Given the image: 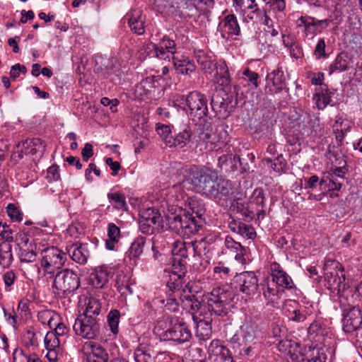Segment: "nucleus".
<instances>
[{
	"mask_svg": "<svg viewBox=\"0 0 362 362\" xmlns=\"http://www.w3.org/2000/svg\"><path fill=\"white\" fill-rule=\"evenodd\" d=\"M189 211L180 210L179 214L168 216L169 223L173 228L184 235L190 236L198 232L202 216L205 214V207L202 199L196 197L188 199Z\"/></svg>",
	"mask_w": 362,
	"mask_h": 362,
	"instance_id": "obj_1",
	"label": "nucleus"
},
{
	"mask_svg": "<svg viewBox=\"0 0 362 362\" xmlns=\"http://www.w3.org/2000/svg\"><path fill=\"white\" fill-rule=\"evenodd\" d=\"M235 296L231 286L225 285L214 288L211 292L204 295L208 310L216 315H225L230 310V303Z\"/></svg>",
	"mask_w": 362,
	"mask_h": 362,
	"instance_id": "obj_2",
	"label": "nucleus"
},
{
	"mask_svg": "<svg viewBox=\"0 0 362 362\" xmlns=\"http://www.w3.org/2000/svg\"><path fill=\"white\" fill-rule=\"evenodd\" d=\"M185 178L182 182L185 187L206 197L213 180L216 178V173L209 168L192 166L186 170Z\"/></svg>",
	"mask_w": 362,
	"mask_h": 362,
	"instance_id": "obj_3",
	"label": "nucleus"
},
{
	"mask_svg": "<svg viewBox=\"0 0 362 362\" xmlns=\"http://www.w3.org/2000/svg\"><path fill=\"white\" fill-rule=\"evenodd\" d=\"M187 113L194 122L205 120L209 115L206 97L198 91L188 93L185 98Z\"/></svg>",
	"mask_w": 362,
	"mask_h": 362,
	"instance_id": "obj_4",
	"label": "nucleus"
},
{
	"mask_svg": "<svg viewBox=\"0 0 362 362\" xmlns=\"http://www.w3.org/2000/svg\"><path fill=\"white\" fill-rule=\"evenodd\" d=\"M339 263L332 259H327L325 264V279L327 281V286L329 289L337 291L339 297H348V294L351 293L349 289H345L344 274L339 275L338 271L334 269L337 268Z\"/></svg>",
	"mask_w": 362,
	"mask_h": 362,
	"instance_id": "obj_5",
	"label": "nucleus"
},
{
	"mask_svg": "<svg viewBox=\"0 0 362 362\" xmlns=\"http://www.w3.org/2000/svg\"><path fill=\"white\" fill-rule=\"evenodd\" d=\"M75 334L84 339H93L100 333V326L92 316L79 315L73 325Z\"/></svg>",
	"mask_w": 362,
	"mask_h": 362,
	"instance_id": "obj_6",
	"label": "nucleus"
},
{
	"mask_svg": "<svg viewBox=\"0 0 362 362\" xmlns=\"http://www.w3.org/2000/svg\"><path fill=\"white\" fill-rule=\"evenodd\" d=\"M42 255V267L49 274L60 269L66 260V254L56 247L43 250Z\"/></svg>",
	"mask_w": 362,
	"mask_h": 362,
	"instance_id": "obj_7",
	"label": "nucleus"
},
{
	"mask_svg": "<svg viewBox=\"0 0 362 362\" xmlns=\"http://www.w3.org/2000/svg\"><path fill=\"white\" fill-rule=\"evenodd\" d=\"M80 286L79 277L71 270L64 269L57 274L55 276L53 287L55 288L58 294L70 293L77 289Z\"/></svg>",
	"mask_w": 362,
	"mask_h": 362,
	"instance_id": "obj_8",
	"label": "nucleus"
},
{
	"mask_svg": "<svg viewBox=\"0 0 362 362\" xmlns=\"http://www.w3.org/2000/svg\"><path fill=\"white\" fill-rule=\"evenodd\" d=\"M231 284L236 290L248 296L255 295L259 288L257 276L253 272H244L236 274Z\"/></svg>",
	"mask_w": 362,
	"mask_h": 362,
	"instance_id": "obj_9",
	"label": "nucleus"
},
{
	"mask_svg": "<svg viewBox=\"0 0 362 362\" xmlns=\"http://www.w3.org/2000/svg\"><path fill=\"white\" fill-rule=\"evenodd\" d=\"M39 228L34 227L26 230L24 228V262L31 263L36 260L39 252H42L40 245H39L34 238L35 233H39Z\"/></svg>",
	"mask_w": 362,
	"mask_h": 362,
	"instance_id": "obj_10",
	"label": "nucleus"
},
{
	"mask_svg": "<svg viewBox=\"0 0 362 362\" xmlns=\"http://www.w3.org/2000/svg\"><path fill=\"white\" fill-rule=\"evenodd\" d=\"M235 188L231 181L221 177H218L216 174L206 197L214 199H223L235 193Z\"/></svg>",
	"mask_w": 362,
	"mask_h": 362,
	"instance_id": "obj_11",
	"label": "nucleus"
},
{
	"mask_svg": "<svg viewBox=\"0 0 362 362\" xmlns=\"http://www.w3.org/2000/svg\"><path fill=\"white\" fill-rule=\"evenodd\" d=\"M163 337L165 340H172L182 344L190 339L192 334L182 320L176 319L174 323L173 320L171 321V326L163 333Z\"/></svg>",
	"mask_w": 362,
	"mask_h": 362,
	"instance_id": "obj_12",
	"label": "nucleus"
},
{
	"mask_svg": "<svg viewBox=\"0 0 362 362\" xmlns=\"http://www.w3.org/2000/svg\"><path fill=\"white\" fill-rule=\"evenodd\" d=\"M174 135L173 139L168 141L169 147L183 148L186 146L191 140L192 131L190 126L187 123H180L173 126Z\"/></svg>",
	"mask_w": 362,
	"mask_h": 362,
	"instance_id": "obj_13",
	"label": "nucleus"
},
{
	"mask_svg": "<svg viewBox=\"0 0 362 362\" xmlns=\"http://www.w3.org/2000/svg\"><path fill=\"white\" fill-rule=\"evenodd\" d=\"M270 275L272 281L281 289H292L295 284L291 277L284 270L283 267L277 262L270 264Z\"/></svg>",
	"mask_w": 362,
	"mask_h": 362,
	"instance_id": "obj_14",
	"label": "nucleus"
},
{
	"mask_svg": "<svg viewBox=\"0 0 362 362\" xmlns=\"http://www.w3.org/2000/svg\"><path fill=\"white\" fill-rule=\"evenodd\" d=\"M362 324L361 312L358 306H353L344 311L342 320L343 329L345 332H353Z\"/></svg>",
	"mask_w": 362,
	"mask_h": 362,
	"instance_id": "obj_15",
	"label": "nucleus"
},
{
	"mask_svg": "<svg viewBox=\"0 0 362 362\" xmlns=\"http://www.w3.org/2000/svg\"><path fill=\"white\" fill-rule=\"evenodd\" d=\"M181 281L168 282V286L172 291V294L166 300H161L160 302L164 305L166 310L175 313L178 311L179 306L181 305L180 296H183L182 291L180 289Z\"/></svg>",
	"mask_w": 362,
	"mask_h": 362,
	"instance_id": "obj_16",
	"label": "nucleus"
},
{
	"mask_svg": "<svg viewBox=\"0 0 362 362\" xmlns=\"http://www.w3.org/2000/svg\"><path fill=\"white\" fill-rule=\"evenodd\" d=\"M180 301L181 306L191 313L193 320H197V318L202 317L204 308L202 302L194 295L190 293L185 294L180 296Z\"/></svg>",
	"mask_w": 362,
	"mask_h": 362,
	"instance_id": "obj_17",
	"label": "nucleus"
},
{
	"mask_svg": "<svg viewBox=\"0 0 362 362\" xmlns=\"http://www.w3.org/2000/svg\"><path fill=\"white\" fill-rule=\"evenodd\" d=\"M260 285L267 304L277 303L279 300L280 288L273 281H270L269 278H266Z\"/></svg>",
	"mask_w": 362,
	"mask_h": 362,
	"instance_id": "obj_18",
	"label": "nucleus"
},
{
	"mask_svg": "<svg viewBox=\"0 0 362 362\" xmlns=\"http://www.w3.org/2000/svg\"><path fill=\"white\" fill-rule=\"evenodd\" d=\"M69 257L76 262L84 264L87 262L89 257L88 244L76 243L67 248Z\"/></svg>",
	"mask_w": 362,
	"mask_h": 362,
	"instance_id": "obj_19",
	"label": "nucleus"
},
{
	"mask_svg": "<svg viewBox=\"0 0 362 362\" xmlns=\"http://www.w3.org/2000/svg\"><path fill=\"white\" fill-rule=\"evenodd\" d=\"M210 356H216V360H220L224 362H233L230 351L228 349L223 346L220 341L213 340L208 348Z\"/></svg>",
	"mask_w": 362,
	"mask_h": 362,
	"instance_id": "obj_20",
	"label": "nucleus"
},
{
	"mask_svg": "<svg viewBox=\"0 0 362 362\" xmlns=\"http://www.w3.org/2000/svg\"><path fill=\"white\" fill-rule=\"evenodd\" d=\"M156 82L153 77L149 76L143 79L136 86V93L143 100L151 99L156 91Z\"/></svg>",
	"mask_w": 362,
	"mask_h": 362,
	"instance_id": "obj_21",
	"label": "nucleus"
},
{
	"mask_svg": "<svg viewBox=\"0 0 362 362\" xmlns=\"http://www.w3.org/2000/svg\"><path fill=\"white\" fill-rule=\"evenodd\" d=\"M111 277L107 267H101L95 269L90 275V284L97 288H103Z\"/></svg>",
	"mask_w": 362,
	"mask_h": 362,
	"instance_id": "obj_22",
	"label": "nucleus"
},
{
	"mask_svg": "<svg viewBox=\"0 0 362 362\" xmlns=\"http://www.w3.org/2000/svg\"><path fill=\"white\" fill-rule=\"evenodd\" d=\"M230 101L228 96L223 92L214 94L211 98V106L213 111L216 113L223 114V116H228V111Z\"/></svg>",
	"mask_w": 362,
	"mask_h": 362,
	"instance_id": "obj_23",
	"label": "nucleus"
},
{
	"mask_svg": "<svg viewBox=\"0 0 362 362\" xmlns=\"http://www.w3.org/2000/svg\"><path fill=\"white\" fill-rule=\"evenodd\" d=\"M211 127L210 123L204 124L205 130L202 131L199 134V139L203 141H226L228 137V133L226 130V125L221 124L216 127V131L218 132L217 136L211 134V130H209V127Z\"/></svg>",
	"mask_w": 362,
	"mask_h": 362,
	"instance_id": "obj_24",
	"label": "nucleus"
},
{
	"mask_svg": "<svg viewBox=\"0 0 362 362\" xmlns=\"http://www.w3.org/2000/svg\"><path fill=\"white\" fill-rule=\"evenodd\" d=\"M213 81L221 86H228L230 83V76L226 64L224 62H216L214 68Z\"/></svg>",
	"mask_w": 362,
	"mask_h": 362,
	"instance_id": "obj_25",
	"label": "nucleus"
},
{
	"mask_svg": "<svg viewBox=\"0 0 362 362\" xmlns=\"http://www.w3.org/2000/svg\"><path fill=\"white\" fill-rule=\"evenodd\" d=\"M90 352L87 354V362H107L109 356L106 350L100 345L90 342Z\"/></svg>",
	"mask_w": 362,
	"mask_h": 362,
	"instance_id": "obj_26",
	"label": "nucleus"
},
{
	"mask_svg": "<svg viewBox=\"0 0 362 362\" xmlns=\"http://www.w3.org/2000/svg\"><path fill=\"white\" fill-rule=\"evenodd\" d=\"M140 219H141L142 226L153 223L157 227H163V217L158 211L153 208H148L142 211Z\"/></svg>",
	"mask_w": 362,
	"mask_h": 362,
	"instance_id": "obj_27",
	"label": "nucleus"
},
{
	"mask_svg": "<svg viewBox=\"0 0 362 362\" xmlns=\"http://www.w3.org/2000/svg\"><path fill=\"white\" fill-rule=\"evenodd\" d=\"M351 62V57H349L346 52L339 53L337 56L334 62L329 66V74H332L335 71L341 72L347 70Z\"/></svg>",
	"mask_w": 362,
	"mask_h": 362,
	"instance_id": "obj_28",
	"label": "nucleus"
},
{
	"mask_svg": "<svg viewBox=\"0 0 362 362\" xmlns=\"http://www.w3.org/2000/svg\"><path fill=\"white\" fill-rule=\"evenodd\" d=\"M313 100L319 110H323L331 102V92L326 85L316 89Z\"/></svg>",
	"mask_w": 362,
	"mask_h": 362,
	"instance_id": "obj_29",
	"label": "nucleus"
},
{
	"mask_svg": "<svg viewBox=\"0 0 362 362\" xmlns=\"http://www.w3.org/2000/svg\"><path fill=\"white\" fill-rule=\"evenodd\" d=\"M196 324L195 335L200 340H207L211 335V325L209 320L201 317L197 320H193Z\"/></svg>",
	"mask_w": 362,
	"mask_h": 362,
	"instance_id": "obj_30",
	"label": "nucleus"
},
{
	"mask_svg": "<svg viewBox=\"0 0 362 362\" xmlns=\"http://www.w3.org/2000/svg\"><path fill=\"white\" fill-rule=\"evenodd\" d=\"M173 64L178 74L189 75L195 71V65L187 58L173 57Z\"/></svg>",
	"mask_w": 362,
	"mask_h": 362,
	"instance_id": "obj_31",
	"label": "nucleus"
},
{
	"mask_svg": "<svg viewBox=\"0 0 362 362\" xmlns=\"http://www.w3.org/2000/svg\"><path fill=\"white\" fill-rule=\"evenodd\" d=\"M128 23L131 30L135 33L138 35L144 33V18L139 11H135L131 14Z\"/></svg>",
	"mask_w": 362,
	"mask_h": 362,
	"instance_id": "obj_32",
	"label": "nucleus"
},
{
	"mask_svg": "<svg viewBox=\"0 0 362 362\" xmlns=\"http://www.w3.org/2000/svg\"><path fill=\"white\" fill-rule=\"evenodd\" d=\"M196 58L201 69L204 73L209 74L214 73V68L216 66V63H214V60L211 56L205 54L204 51L200 50L196 54Z\"/></svg>",
	"mask_w": 362,
	"mask_h": 362,
	"instance_id": "obj_33",
	"label": "nucleus"
},
{
	"mask_svg": "<svg viewBox=\"0 0 362 362\" xmlns=\"http://www.w3.org/2000/svg\"><path fill=\"white\" fill-rule=\"evenodd\" d=\"M312 119L310 114L305 112L301 114L297 119L298 131L303 136L310 135L314 129V126L311 124Z\"/></svg>",
	"mask_w": 362,
	"mask_h": 362,
	"instance_id": "obj_34",
	"label": "nucleus"
},
{
	"mask_svg": "<svg viewBox=\"0 0 362 362\" xmlns=\"http://www.w3.org/2000/svg\"><path fill=\"white\" fill-rule=\"evenodd\" d=\"M240 158L233 154H226L220 156L218 160V166L226 172H230L236 168Z\"/></svg>",
	"mask_w": 362,
	"mask_h": 362,
	"instance_id": "obj_35",
	"label": "nucleus"
},
{
	"mask_svg": "<svg viewBox=\"0 0 362 362\" xmlns=\"http://www.w3.org/2000/svg\"><path fill=\"white\" fill-rule=\"evenodd\" d=\"M250 3L245 5L244 12L247 17L253 22H258L263 19V11L259 9L256 0H249Z\"/></svg>",
	"mask_w": 362,
	"mask_h": 362,
	"instance_id": "obj_36",
	"label": "nucleus"
},
{
	"mask_svg": "<svg viewBox=\"0 0 362 362\" xmlns=\"http://www.w3.org/2000/svg\"><path fill=\"white\" fill-rule=\"evenodd\" d=\"M268 83H272L275 88V92L282 90L285 86V77L282 71L279 69L274 70L267 76Z\"/></svg>",
	"mask_w": 362,
	"mask_h": 362,
	"instance_id": "obj_37",
	"label": "nucleus"
},
{
	"mask_svg": "<svg viewBox=\"0 0 362 362\" xmlns=\"http://www.w3.org/2000/svg\"><path fill=\"white\" fill-rule=\"evenodd\" d=\"M230 228L242 236L252 239L255 235L254 228L242 222H233L229 224Z\"/></svg>",
	"mask_w": 362,
	"mask_h": 362,
	"instance_id": "obj_38",
	"label": "nucleus"
},
{
	"mask_svg": "<svg viewBox=\"0 0 362 362\" xmlns=\"http://www.w3.org/2000/svg\"><path fill=\"white\" fill-rule=\"evenodd\" d=\"M12 260L11 246L8 243L2 242L0 238V266L8 267Z\"/></svg>",
	"mask_w": 362,
	"mask_h": 362,
	"instance_id": "obj_39",
	"label": "nucleus"
},
{
	"mask_svg": "<svg viewBox=\"0 0 362 362\" xmlns=\"http://www.w3.org/2000/svg\"><path fill=\"white\" fill-rule=\"evenodd\" d=\"M224 28L227 33L230 35H238L240 33L238 19L234 14L227 15L223 21Z\"/></svg>",
	"mask_w": 362,
	"mask_h": 362,
	"instance_id": "obj_40",
	"label": "nucleus"
},
{
	"mask_svg": "<svg viewBox=\"0 0 362 362\" xmlns=\"http://www.w3.org/2000/svg\"><path fill=\"white\" fill-rule=\"evenodd\" d=\"M146 239L144 237H138L132 243L128 253L130 259H137L143 252V248Z\"/></svg>",
	"mask_w": 362,
	"mask_h": 362,
	"instance_id": "obj_41",
	"label": "nucleus"
},
{
	"mask_svg": "<svg viewBox=\"0 0 362 362\" xmlns=\"http://www.w3.org/2000/svg\"><path fill=\"white\" fill-rule=\"evenodd\" d=\"M38 346V337L36 329L33 326H28L24 333V346L33 347L34 349Z\"/></svg>",
	"mask_w": 362,
	"mask_h": 362,
	"instance_id": "obj_42",
	"label": "nucleus"
},
{
	"mask_svg": "<svg viewBox=\"0 0 362 362\" xmlns=\"http://www.w3.org/2000/svg\"><path fill=\"white\" fill-rule=\"evenodd\" d=\"M186 264H187V258L183 257H173V269H174V276H177L178 281L175 279L174 282L181 281L180 279L185 276L186 272Z\"/></svg>",
	"mask_w": 362,
	"mask_h": 362,
	"instance_id": "obj_43",
	"label": "nucleus"
},
{
	"mask_svg": "<svg viewBox=\"0 0 362 362\" xmlns=\"http://www.w3.org/2000/svg\"><path fill=\"white\" fill-rule=\"evenodd\" d=\"M8 216L13 222L20 223L22 220L21 210L19 206L10 203L6 207Z\"/></svg>",
	"mask_w": 362,
	"mask_h": 362,
	"instance_id": "obj_44",
	"label": "nucleus"
},
{
	"mask_svg": "<svg viewBox=\"0 0 362 362\" xmlns=\"http://www.w3.org/2000/svg\"><path fill=\"white\" fill-rule=\"evenodd\" d=\"M288 319L296 322H303L307 319L308 313L306 308L303 306L288 311Z\"/></svg>",
	"mask_w": 362,
	"mask_h": 362,
	"instance_id": "obj_45",
	"label": "nucleus"
},
{
	"mask_svg": "<svg viewBox=\"0 0 362 362\" xmlns=\"http://www.w3.org/2000/svg\"><path fill=\"white\" fill-rule=\"evenodd\" d=\"M204 243L202 241H189L187 242L186 247V258L187 259L189 255L193 257L199 256L202 255V247H204Z\"/></svg>",
	"mask_w": 362,
	"mask_h": 362,
	"instance_id": "obj_46",
	"label": "nucleus"
},
{
	"mask_svg": "<svg viewBox=\"0 0 362 362\" xmlns=\"http://www.w3.org/2000/svg\"><path fill=\"white\" fill-rule=\"evenodd\" d=\"M255 337L252 334L247 333L243 337L245 345L240 350V354L245 356H250L255 349L256 342L254 341Z\"/></svg>",
	"mask_w": 362,
	"mask_h": 362,
	"instance_id": "obj_47",
	"label": "nucleus"
},
{
	"mask_svg": "<svg viewBox=\"0 0 362 362\" xmlns=\"http://www.w3.org/2000/svg\"><path fill=\"white\" fill-rule=\"evenodd\" d=\"M119 317V312L117 310H112L107 315L108 325L111 332L115 334L118 333Z\"/></svg>",
	"mask_w": 362,
	"mask_h": 362,
	"instance_id": "obj_48",
	"label": "nucleus"
},
{
	"mask_svg": "<svg viewBox=\"0 0 362 362\" xmlns=\"http://www.w3.org/2000/svg\"><path fill=\"white\" fill-rule=\"evenodd\" d=\"M187 242L181 240H175L173 243L172 254L174 257L186 258Z\"/></svg>",
	"mask_w": 362,
	"mask_h": 362,
	"instance_id": "obj_49",
	"label": "nucleus"
},
{
	"mask_svg": "<svg viewBox=\"0 0 362 362\" xmlns=\"http://www.w3.org/2000/svg\"><path fill=\"white\" fill-rule=\"evenodd\" d=\"M172 128L170 125L163 124L158 123L156 124V131L158 134L162 138L163 141L167 146H168V141L170 139H173V136L171 135Z\"/></svg>",
	"mask_w": 362,
	"mask_h": 362,
	"instance_id": "obj_50",
	"label": "nucleus"
},
{
	"mask_svg": "<svg viewBox=\"0 0 362 362\" xmlns=\"http://www.w3.org/2000/svg\"><path fill=\"white\" fill-rule=\"evenodd\" d=\"M45 345L47 349H59L60 339L53 332H49L45 337Z\"/></svg>",
	"mask_w": 362,
	"mask_h": 362,
	"instance_id": "obj_51",
	"label": "nucleus"
},
{
	"mask_svg": "<svg viewBox=\"0 0 362 362\" xmlns=\"http://www.w3.org/2000/svg\"><path fill=\"white\" fill-rule=\"evenodd\" d=\"M0 238L2 242L8 243L14 241L13 231L6 223L0 222Z\"/></svg>",
	"mask_w": 362,
	"mask_h": 362,
	"instance_id": "obj_52",
	"label": "nucleus"
},
{
	"mask_svg": "<svg viewBox=\"0 0 362 362\" xmlns=\"http://www.w3.org/2000/svg\"><path fill=\"white\" fill-rule=\"evenodd\" d=\"M107 197L111 202L115 204L116 208L127 210V205L124 194L118 192L109 193Z\"/></svg>",
	"mask_w": 362,
	"mask_h": 362,
	"instance_id": "obj_53",
	"label": "nucleus"
},
{
	"mask_svg": "<svg viewBox=\"0 0 362 362\" xmlns=\"http://www.w3.org/2000/svg\"><path fill=\"white\" fill-rule=\"evenodd\" d=\"M347 47L356 54H361L362 52V37L359 35H353Z\"/></svg>",
	"mask_w": 362,
	"mask_h": 362,
	"instance_id": "obj_54",
	"label": "nucleus"
},
{
	"mask_svg": "<svg viewBox=\"0 0 362 362\" xmlns=\"http://www.w3.org/2000/svg\"><path fill=\"white\" fill-rule=\"evenodd\" d=\"M100 306L99 302L94 298L90 299L85 312L81 315L92 316L100 313Z\"/></svg>",
	"mask_w": 362,
	"mask_h": 362,
	"instance_id": "obj_55",
	"label": "nucleus"
},
{
	"mask_svg": "<svg viewBox=\"0 0 362 362\" xmlns=\"http://www.w3.org/2000/svg\"><path fill=\"white\" fill-rule=\"evenodd\" d=\"M242 77L245 81L249 82L250 85H252L255 88L258 87L259 75L257 73L250 70L248 68H246L242 72Z\"/></svg>",
	"mask_w": 362,
	"mask_h": 362,
	"instance_id": "obj_56",
	"label": "nucleus"
},
{
	"mask_svg": "<svg viewBox=\"0 0 362 362\" xmlns=\"http://www.w3.org/2000/svg\"><path fill=\"white\" fill-rule=\"evenodd\" d=\"M158 43L160 44V49H165L167 50L166 53L168 54V52H169L170 56H173L175 53L176 44L168 37L164 36Z\"/></svg>",
	"mask_w": 362,
	"mask_h": 362,
	"instance_id": "obj_57",
	"label": "nucleus"
},
{
	"mask_svg": "<svg viewBox=\"0 0 362 362\" xmlns=\"http://www.w3.org/2000/svg\"><path fill=\"white\" fill-rule=\"evenodd\" d=\"M136 362H152L153 359L150 353L141 348H138L134 351Z\"/></svg>",
	"mask_w": 362,
	"mask_h": 362,
	"instance_id": "obj_58",
	"label": "nucleus"
},
{
	"mask_svg": "<svg viewBox=\"0 0 362 362\" xmlns=\"http://www.w3.org/2000/svg\"><path fill=\"white\" fill-rule=\"evenodd\" d=\"M275 12L282 13L286 8L285 0H262Z\"/></svg>",
	"mask_w": 362,
	"mask_h": 362,
	"instance_id": "obj_59",
	"label": "nucleus"
},
{
	"mask_svg": "<svg viewBox=\"0 0 362 362\" xmlns=\"http://www.w3.org/2000/svg\"><path fill=\"white\" fill-rule=\"evenodd\" d=\"M148 49H156V57L157 58H159L160 59H167L170 58V54L169 52L168 54L166 53L165 49H160V44H154V43H148Z\"/></svg>",
	"mask_w": 362,
	"mask_h": 362,
	"instance_id": "obj_60",
	"label": "nucleus"
},
{
	"mask_svg": "<svg viewBox=\"0 0 362 362\" xmlns=\"http://www.w3.org/2000/svg\"><path fill=\"white\" fill-rule=\"evenodd\" d=\"M325 47L326 44L325 40L323 38L319 39L314 50V54L316 59L327 57V55L325 53Z\"/></svg>",
	"mask_w": 362,
	"mask_h": 362,
	"instance_id": "obj_61",
	"label": "nucleus"
},
{
	"mask_svg": "<svg viewBox=\"0 0 362 362\" xmlns=\"http://www.w3.org/2000/svg\"><path fill=\"white\" fill-rule=\"evenodd\" d=\"M60 177L59 172V166L57 165H53L50 166L47 170V180L49 182L56 181L59 180Z\"/></svg>",
	"mask_w": 362,
	"mask_h": 362,
	"instance_id": "obj_62",
	"label": "nucleus"
},
{
	"mask_svg": "<svg viewBox=\"0 0 362 362\" xmlns=\"http://www.w3.org/2000/svg\"><path fill=\"white\" fill-rule=\"evenodd\" d=\"M327 355L319 349H313L312 356L308 362H326Z\"/></svg>",
	"mask_w": 362,
	"mask_h": 362,
	"instance_id": "obj_63",
	"label": "nucleus"
},
{
	"mask_svg": "<svg viewBox=\"0 0 362 362\" xmlns=\"http://www.w3.org/2000/svg\"><path fill=\"white\" fill-rule=\"evenodd\" d=\"M24 275L28 274L30 277L39 279L40 274V269L37 264H29L26 267H24Z\"/></svg>",
	"mask_w": 362,
	"mask_h": 362,
	"instance_id": "obj_64",
	"label": "nucleus"
}]
</instances>
